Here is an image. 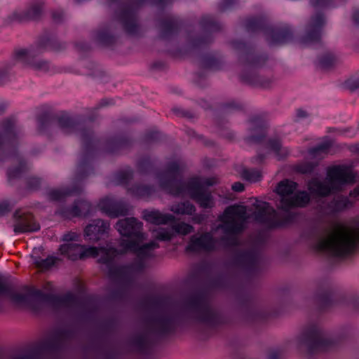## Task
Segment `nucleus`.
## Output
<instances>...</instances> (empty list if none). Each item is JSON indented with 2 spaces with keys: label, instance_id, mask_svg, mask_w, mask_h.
Here are the masks:
<instances>
[{
  "label": "nucleus",
  "instance_id": "obj_38",
  "mask_svg": "<svg viewBox=\"0 0 359 359\" xmlns=\"http://www.w3.org/2000/svg\"><path fill=\"white\" fill-rule=\"evenodd\" d=\"M346 86L351 90L356 89L359 87V81H356L354 83H352L351 81L346 82Z\"/></svg>",
  "mask_w": 359,
  "mask_h": 359
},
{
  "label": "nucleus",
  "instance_id": "obj_22",
  "mask_svg": "<svg viewBox=\"0 0 359 359\" xmlns=\"http://www.w3.org/2000/svg\"><path fill=\"white\" fill-rule=\"evenodd\" d=\"M170 210L177 215H191L195 212L196 208L193 204L187 201L173 204L171 205Z\"/></svg>",
  "mask_w": 359,
  "mask_h": 359
},
{
  "label": "nucleus",
  "instance_id": "obj_43",
  "mask_svg": "<svg viewBox=\"0 0 359 359\" xmlns=\"http://www.w3.org/2000/svg\"><path fill=\"white\" fill-rule=\"evenodd\" d=\"M13 126V122H11V121L8 120L6 121L4 128L6 129V130H10L12 128Z\"/></svg>",
  "mask_w": 359,
  "mask_h": 359
},
{
  "label": "nucleus",
  "instance_id": "obj_13",
  "mask_svg": "<svg viewBox=\"0 0 359 359\" xmlns=\"http://www.w3.org/2000/svg\"><path fill=\"white\" fill-rule=\"evenodd\" d=\"M306 342L311 352L322 351L327 348L330 341L316 327L311 329L306 334Z\"/></svg>",
  "mask_w": 359,
  "mask_h": 359
},
{
  "label": "nucleus",
  "instance_id": "obj_9",
  "mask_svg": "<svg viewBox=\"0 0 359 359\" xmlns=\"http://www.w3.org/2000/svg\"><path fill=\"white\" fill-rule=\"evenodd\" d=\"M353 181H309L308 184L310 191L316 196H325L337 191L343 190Z\"/></svg>",
  "mask_w": 359,
  "mask_h": 359
},
{
  "label": "nucleus",
  "instance_id": "obj_18",
  "mask_svg": "<svg viewBox=\"0 0 359 359\" xmlns=\"http://www.w3.org/2000/svg\"><path fill=\"white\" fill-rule=\"evenodd\" d=\"M83 249L82 245L67 243L62 245L60 248L61 255L66 256L71 260H77L80 258V254Z\"/></svg>",
  "mask_w": 359,
  "mask_h": 359
},
{
  "label": "nucleus",
  "instance_id": "obj_44",
  "mask_svg": "<svg viewBox=\"0 0 359 359\" xmlns=\"http://www.w3.org/2000/svg\"><path fill=\"white\" fill-rule=\"evenodd\" d=\"M353 20L355 21V22H356L357 24L359 23V11H358L357 12H355L353 15Z\"/></svg>",
  "mask_w": 359,
  "mask_h": 359
},
{
  "label": "nucleus",
  "instance_id": "obj_14",
  "mask_svg": "<svg viewBox=\"0 0 359 359\" xmlns=\"http://www.w3.org/2000/svg\"><path fill=\"white\" fill-rule=\"evenodd\" d=\"M194 231V227L185 222L175 223L171 229H162L156 235V238L160 241H170L174 236L175 233L186 236Z\"/></svg>",
  "mask_w": 359,
  "mask_h": 359
},
{
  "label": "nucleus",
  "instance_id": "obj_5",
  "mask_svg": "<svg viewBox=\"0 0 359 359\" xmlns=\"http://www.w3.org/2000/svg\"><path fill=\"white\" fill-rule=\"evenodd\" d=\"M297 184L294 181H280L276 192L281 196L280 208L283 210H288L293 207H305L310 201V195L305 191H298L292 196H289L293 194L297 189Z\"/></svg>",
  "mask_w": 359,
  "mask_h": 359
},
{
  "label": "nucleus",
  "instance_id": "obj_41",
  "mask_svg": "<svg viewBox=\"0 0 359 359\" xmlns=\"http://www.w3.org/2000/svg\"><path fill=\"white\" fill-rule=\"evenodd\" d=\"M15 54L18 58H21V57H23L24 56L27 55V52L26 50L21 49V50H17Z\"/></svg>",
  "mask_w": 359,
  "mask_h": 359
},
{
  "label": "nucleus",
  "instance_id": "obj_31",
  "mask_svg": "<svg viewBox=\"0 0 359 359\" xmlns=\"http://www.w3.org/2000/svg\"><path fill=\"white\" fill-rule=\"evenodd\" d=\"M60 125L62 128H66L71 126L72 124V121L67 116L61 117L59 120Z\"/></svg>",
  "mask_w": 359,
  "mask_h": 359
},
{
  "label": "nucleus",
  "instance_id": "obj_23",
  "mask_svg": "<svg viewBox=\"0 0 359 359\" xmlns=\"http://www.w3.org/2000/svg\"><path fill=\"white\" fill-rule=\"evenodd\" d=\"M196 304H197V306L201 311L203 315L204 316L203 317V320L208 321L212 318L213 312H212L211 308L209 306V305L208 304H206V302L203 299L198 298L196 299Z\"/></svg>",
  "mask_w": 359,
  "mask_h": 359
},
{
  "label": "nucleus",
  "instance_id": "obj_25",
  "mask_svg": "<svg viewBox=\"0 0 359 359\" xmlns=\"http://www.w3.org/2000/svg\"><path fill=\"white\" fill-rule=\"evenodd\" d=\"M55 260L53 257H48L36 263V267L41 270H46L54 265Z\"/></svg>",
  "mask_w": 359,
  "mask_h": 359
},
{
  "label": "nucleus",
  "instance_id": "obj_6",
  "mask_svg": "<svg viewBox=\"0 0 359 359\" xmlns=\"http://www.w3.org/2000/svg\"><path fill=\"white\" fill-rule=\"evenodd\" d=\"M246 208L241 205H231L226 208L219 219V226L228 236H234L242 231L247 219Z\"/></svg>",
  "mask_w": 359,
  "mask_h": 359
},
{
  "label": "nucleus",
  "instance_id": "obj_47",
  "mask_svg": "<svg viewBox=\"0 0 359 359\" xmlns=\"http://www.w3.org/2000/svg\"><path fill=\"white\" fill-rule=\"evenodd\" d=\"M17 359H36V358H34V357H23V358H17Z\"/></svg>",
  "mask_w": 359,
  "mask_h": 359
},
{
  "label": "nucleus",
  "instance_id": "obj_3",
  "mask_svg": "<svg viewBox=\"0 0 359 359\" xmlns=\"http://www.w3.org/2000/svg\"><path fill=\"white\" fill-rule=\"evenodd\" d=\"M359 245V227L348 228L338 225L330 235L316 245L318 251L330 250L338 256L348 255Z\"/></svg>",
  "mask_w": 359,
  "mask_h": 359
},
{
  "label": "nucleus",
  "instance_id": "obj_46",
  "mask_svg": "<svg viewBox=\"0 0 359 359\" xmlns=\"http://www.w3.org/2000/svg\"><path fill=\"white\" fill-rule=\"evenodd\" d=\"M52 285L50 283H47L45 285V289H51Z\"/></svg>",
  "mask_w": 359,
  "mask_h": 359
},
{
  "label": "nucleus",
  "instance_id": "obj_26",
  "mask_svg": "<svg viewBox=\"0 0 359 359\" xmlns=\"http://www.w3.org/2000/svg\"><path fill=\"white\" fill-rule=\"evenodd\" d=\"M313 169V165L309 163H304L295 166V171L302 174L310 172Z\"/></svg>",
  "mask_w": 359,
  "mask_h": 359
},
{
  "label": "nucleus",
  "instance_id": "obj_2",
  "mask_svg": "<svg viewBox=\"0 0 359 359\" xmlns=\"http://www.w3.org/2000/svg\"><path fill=\"white\" fill-rule=\"evenodd\" d=\"M0 297H8L18 305H25L32 299L57 306H71L78 303L76 297L72 293L59 297L52 293L45 294L32 286H26L21 291H13L1 276H0Z\"/></svg>",
  "mask_w": 359,
  "mask_h": 359
},
{
  "label": "nucleus",
  "instance_id": "obj_34",
  "mask_svg": "<svg viewBox=\"0 0 359 359\" xmlns=\"http://www.w3.org/2000/svg\"><path fill=\"white\" fill-rule=\"evenodd\" d=\"M11 210V206L8 202H3L0 204V214H4Z\"/></svg>",
  "mask_w": 359,
  "mask_h": 359
},
{
  "label": "nucleus",
  "instance_id": "obj_4",
  "mask_svg": "<svg viewBox=\"0 0 359 359\" xmlns=\"http://www.w3.org/2000/svg\"><path fill=\"white\" fill-rule=\"evenodd\" d=\"M163 181L161 184L168 193L175 196H189L202 208H211L213 200L207 187L201 181Z\"/></svg>",
  "mask_w": 359,
  "mask_h": 359
},
{
  "label": "nucleus",
  "instance_id": "obj_10",
  "mask_svg": "<svg viewBox=\"0 0 359 359\" xmlns=\"http://www.w3.org/2000/svg\"><path fill=\"white\" fill-rule=\"evenodd\" d=\"M216 241L213 238L210 233H204L201 236H192L186 248L187 252H210L215 249Z\"/></svg>",
  "mask_w": 359,
  "mask_h": 359
},
{
  "label": "nucleus",
  "instance_id": "obj_21",
  "mask_svg": "<svg viewBox=\"0 0 359 359\" xmlns=\"http://www.w3.org/2000/svg\"><path fill=\"white\" fill-rule=\"evenodd\" d=\"M90 204L85 200L76 201L69 210L67 215L71 217L86 216L90 211Z\"/></svg>",
  "mask_w": 359,
  "mask_h": 359
},
{
  "label": "nucleus",
  "instance_id": "obj_15",
  "mask_svg": "<svg viewBox=\"0 0 359 359\" xmlns=\"http://www.w3.org/2000/svg\"><path fill=\"white\" fill-rule=\"evenodd\" d=\"M109 226V224L107 222L97 219L86 227L84 230L85 236L89 237L90 241H97L100 239V235L104 233Z\"/></svg>",
  "mask_w": 359,
  "mask_h": 359
},
{
  "label": "nucleus",
  "instance_id": "obj_32",
  "mask_svg": "<svg viewBox=\"0 0 359 359\" xmlns=\"http://www.w3.org/2000/svg\"><path fill=\"white\" fill-rule=\"evenodd\" d=\"M79 235L75 232H69L63 236V240L65 241H76Z\"/></svg>",
  "mask_w": 359,
  "mask_h": 359
},
{
  "label": "nucleus",
  "instance_id": "obj_27",
  "mask_svg": "<svg viewBox=\"0 0 359 359\" xmlns=\"http://www.w3.org/2000/svg\"><path fill=\"white\" fill-rule=\"evenodd\" d=\"M42 11L41 5L34 6L30 8L29 13L26 18L27 19H36L41 14Z\"/></svg>",
  "mask_w": 359,
  "mask_h": 359
},
{
  "label": "nucleus",
  "instance_id": "obj_48",
  "mask_svg": "<svg viewBox=\"0 0 359 359\" xmlns=\"http://www.w3.org/2000/svg\"><path fill=\"white\" fill-rule=\"evenodd\" d=\"M207 182H208V186H212V185H213V183H212V182H213L214 181H207Z\"/></svg>",
  "mask_w": 359,
  "mask_h": 359
},
{
  "label": "nucleus",
  "instance_id": "obj_29",
  "mask_svg": "<svg viewBox=\"0 0 359 359\" xmlns=\"http://www.w3.org/2000/svg\"><path fill=\"white\" fill-rule=\"evenodd\" d=\"M324 23L323 18L321 15H317L316 18L312 19V27L314 29L319 28Z\"/></svg>",
  "mask_w": 359,
  "mask_h": 359
},
{
  "label": "nucleus",
  "instance_id": "obj_37",
  "mask_svg": "<svg viewBox=\"0 0 359 359\" xmlns=\"http://www.w3.org/2000/svg\"><path fill=\"white\" fill-rule=\"evenodd\" d=\"M334 60V57L332 56H328L327 58H325L323 61H322V65L323 67L326 68V67H328L330 65H331V62Z\"/></svg>",
  "mask_w": 359,
  "mask_h": 359
},
{
  "label": "nucleus",
  "instance_id": "obj_1",
  "mask_svg": "<svg viewBox=\"0 0 359 359\" xmlns=\"http://www.w3.org/2000/svg\"><path fill=\"white\" fill-rule=\"evenodd\" d=\"M116 229L125 237L120 243V246L123 249L122 252L130 251L135 253L137 261L130 266H110L109 273L113 279L127 282L143 270L144 260L152 257V251L159 245L156 242L152 241L140 246L144 241L142 233V223L134 217L118 220L116 223Z\"/></svg>",
  "mask_w": 359,
  "mask_h": 359
},
{
  "label": "nucleus",
  "instance_id": "obj_42",
  "mask_svg": "<svg viewBox=\"0 0 359 359\" xmlns=\"http://www.w3.org/2000/svg\"><path fill=\"white\" fill-rule=\"evenodd\" d=\"M139 343L140 345H142V346H146L147 344V341L146 339V338L144 337H140L139 339Z\"/></svg>",
  "mask_w": 359,
  "mask_h": 359
},
{
  "label": "nucleus",
  "instance_id": "obj_24",
  "mask_svg": "<svg viewBox=\"0 0 359 359\" xmlns=\"http://www.w3.org/2000/svg\"><path fill=\"white\" fill-rule=\"evenodd\" d=\"M154 190L151 187L146 186H138L132 190V193L140 197L149 196L153 193Z\"/></svg>",
  "mask_w": 359,
  "mask_h": 359
},
{
  "label": "nucleus",
  "instance_id": "obj_7",
  "mask_svg": "<svg viewBox=\"0 0 359 359\" xmlns=\"http://www.w3.org/2000/svg\"><path fill=\"white\" fill-rule=\"evenodd\" d=\"M253 207L254 218L257 222L270 228L280 226L285 223V219L281 218L268 203L256 201Z\"/></svg>",
  "mask_w": 359,
  "mask_h": 359
},
{
  "label": "nucleus",
  "instance_id": "obj_28",
  "mask_svg": "<svg viewBox=\"0 0 359 359\" xmlns=\"http://www.w3.org/2000/svg\"><path fill=\"white\" fill-rule=\"evenodd\" d=\"M329 147V143H324L322 145H320L319 147L313 149L311 151V154L313 156H316L318 155L320 153H327L328 151Z\"/></svg>",
  "mask_w": 359,
  "mask_h": 359
},
{
  "label": "nucleus",
  "instance_id": "obj_16",
  "mask_svg": "<svg viewBox=\"0 0 359 359\" xmlns=\"http://www.w3.org/2000/svg\"><path fill=\"white\" fill-rule=\"evenodd\" d=\"M143 219L154 224H166L175 220V217L170 214H163L157 210H144Z\"/></svg>",
  "mask_w": 359,
  "mask_h": 359
},
{
  "label": "nucleus",
  "instance_id": "obj_17",
  "mask_svg": "<svg viewBox=\"0 0 359 359\" xmlns=\"http://www.w3.org/2000/svg\"><path fill=\"white\" fill-rule=\"evenodd\" d=\"M327 180H354L352 170L349 167L344 165H334L327 168Z\"/></svg>",
  "mask_w": 359,
  "mask_h": 359
},
{
  "label": "nucleus",
  "instance_id": "obj_12",
  "mask_svg": "<svg viewBox=\"0 0 359 359\" xmlns=\"http://www.w3.org/2000/svg\"><path fill=\"white\" fill-rule=\"evenodd\" d=\"M98 208L102 212L112 218L126 215L129 210L126 203L115 201L110 198L101 199L98 203Z\"/></svg>",
  "mask_w": 359,
  "mask_h": 359
},
{
  "label": "nucleus",
  "instance_id": "obj_35",
  "mask_svg": "<svg viewBox=\"0 0 359 359\" xmlns=\"http://www.w3.org/2000/svg\"><path fill=\"white\" fill-rule=\"evenodd\" d=\"M242 177L244 178V180H255V178L256 177H261L262 176L259 174H258L256 177H254L249 170H245L243 172Z\"/></svg>",
  "mask_w": 359,
  "mask_h": 359
},
{
  "label": "nucleus",
  "instance_id": "obj_45",
  "mask_svg": "<svg viewBox=\"0 0 359 359\" xmlns=\"http://www.w3.org/2000/svg\"><path fill=\"white\" fill-rule=\"evenodd\" d=\"M297 116L299 117H304L306 116V112L302 109H298L297 111Z\"/></svg>",
  "mask_w": 359,
  "mask_h": 359
},
{
  "label": "nucleus",
  "instance_id": "obj_40",
  "mask_svg": "<svg viewBox=\"0 0 359 359\" xmlns=\"http://www.w3.org/2000/svg\"><path fill=\"white\" fill-rule=\"evenodd\" d=\"M271 148L278 154V151L280 149V144L279 142L271 143Z\"/></svg>",
  "mask_w": 359,
  "mask_h": 359
},
{
  "label": "nucleus",
  "instance_id": "obj_39",
  "mask_svg": "<svg viewBox=\"0 0 359 359\" xmlns=\"http://www.w3.org/2000/svg\"><path fill=\"white\" fill-rule=\"evenodd\" d=\"M350 196L351 198H359V187L354 189L350 192Z\"/></svg>",
  "mask_w": 359,
  "mask_h": 359
},
{
  "label": "nucleus",
  "instance_id": "obj_19",
  "mask_svg": "<svg viewBox=\"0 0 359 359\" xmlns=\"http://www.w3.org/2000/svg\"><path fill=\"white\" fill-rule=\"evenodd\" d=\"M81 192V189L76 187L71 189H53L49 192L48 195L49 198L52 201H62L65 200L67 196H76L79 194Z\"/></svg>",
  "mask_w": 359,
  "mask_h": 359
},
{
  "label": "nucleus",
  "instance_id": "obj_30",
  "mask_svg": "<svg viewBox=\"0 0 359 359\" xmlns=\"http://www.w3.org/2000/svg\"><path fill=\"white\" fill-rule=\"evenodd\" d=\"M329 3L330 0H311V4L315 8L327 6Z\"/></svg>",
  "mask_w": 359,
  "mask_h": 359
},
{
  "label": "nucleus",
  "instance_id": "obj_11",
  "mask_svg": "<svg viewBox=\"0 0 359 359\" xmlns=\"http://www.w3.org/2000/svg\"><path fill=\"white\" fill-rule=\"evenodd\" d=\"M14 217L13 230L16 233L36 231L40 229L33 215L29 212H21L20 210H17Z\"/></svg>",
  "mask_w": 359,
  "mask_h": 359
},
{
  "label": "nucleus",
  "instance_id": "obj_36",
  "mask_svg": "<svg viewBox=\"0 0 359 359\" xmlns=\"http://www.w3.org/2000/svg\"><path fill=\"white\" fill-rule=\"evenodd\" d=\"M232 189L235 191L241 192L244 190V185L240 182H236L232 185Z\"/></svg>",
  "mask_w": 359,
  "mask_h": 359
},
{
  "label": "nucleus",
  "instance_id": "obj_8",
  "mask_svg": "<svg viewBox=\"0 0 359 359\" xmlns=\"http://www.w3.org/2000/svg\"><path fill=\"white\" fill-rule=\"evenodd\" d=\"M118 250L114 248H87L85 245H83L79 259L100 257L98 259L99 262L109 266L112 260L118 255Z\"/></svg>",
  "mask_w": 359,
  "mask_h": 359
},
{
  "label": "nucleus",
  "instance_id": "obj_20",
  "mask_svg": "<svg viewBox=\"0 0 359 359\" xmlns=\"http://www.w3.org/2000/svg\"><path fill=\"white\" fill-rule=\"evenodd\" d=\"M352 205L353 203L347 197L337 196L329 203L328 210L331 213H335L342 211Z\"/></svg>",
  "mask_w": 359,
  "mask_h": 359
},
{
  "label": "nucleus",
  "instance_id": "obj_33",
  "mask_svg": "<svg viewBox=\"0 0 359 359\" xmlns=\"http://www.w3.org/2000/svg\"><path fill=\"white\" fill-rule=\"evenodd\" d=\"M288 36V34L278 33L273 40V43H282L285 42V38Z\"/></svg>",
  "mask_w": 359,
  "mask_h": 359
}]
</instances>
